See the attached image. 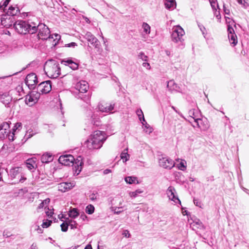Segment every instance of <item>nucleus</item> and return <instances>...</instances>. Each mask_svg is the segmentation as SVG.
Masks as SVG:
<instances>
[{"instance_id": "1", "label": "nucleus", "mask_w": 249, "mask_h": 249, "mask_svg": "<svg viewBox=\"0 0 249 249\" xmlns=\"http://www.w3.org/2000/svg\"><path fill=\"white\" fill-rule=\"evenodd\" d=\"M107 138L105 132L95 131L89 136L84 145L89 150L99 149L101 148Z\"/></svg>"}, {"instance_id": "2", "label": "nucleus", "mask_w": 249, "mask_h": 249, "mask_svg": "<svg viewBox=\"0 0 249 249\" xmlns=\"http://www.w3.org/2000/svg\"><path fill=\"white\" fill-rule=\"evenodd\" d=\"M37 22H27L25 21L18 20L14 23V27L15 29L19 34H26L27 33L34 34L37 30Z\"/></svg>"}, {"instance_id": "3", "label": "nucleus", "mask_w": 249, "mask_h": 249, "mask_svg": "<svg viewBox=\"0 0 249 249\" xmlns=\"http://www.w3.org/2000/svg\"><path fill=\"white\" fill-rule=\"evenodd\" d=\"M44 69L47 75L51 78H56L60 74L59 64L53 60L47 61L45 64Z\"/></svg>"}, {"instance_id": "4", "label": "nucleus", "mask_w": 249, "mask_h": 249, "mask_svg": "<svg viewBox=\"0 0 249 249\" xmlns=\"http://www.w3.org/2000/svg\"><path fill=\"white\" fill-rule=\"evenodd\" d=\"M185 35L183 29L179 25L175 26L172 28L171 39L176 43H182L184 41L183 36Z\"/></svg>"}, {"instance_id": "5", "label": "nucleus", "mask_w": 249, "mask_h": 249, "mask_svg": "<svg viewBox=\"0 0 249 249\" xmlns=\"http://www.w3.org/2000/svg\"><path fill=\"white\" fill-rule=\"evenodd\" d=\"M84 38L96 50L97 52L100 53L102 52L101 45L98 39L89 32H87Z\"/></svg>"}, {"instance_id": "6", "label": "nucleus", "mask_w": 249, "mask_h": 249, "mask_svg": "<svg viewBox=\"0 0 249 249\" xmlns=\"http://www.w3.org/2000/svg\"><path fill=\"white\" fill-rule=\"evenodd\" d=\"M38 30V36L40 39H51L50 31L49 28L43 23H38L36 29Z\"/></svg>"}, {"instance_id": "7", "label": "nucleus", "mask_w": 249, "mask_h": 249, "mask_svg": "<svg viewBox=\"0 0 249 249\" xmlns=\"http://www.w3.org/2000/svg\"><path fill=\"white\" fill-rule=\"evenodd\" d=\"M159 163L160 166L167 170H170L175 166L174 161L168 157H162L160 158Z\"/></svg>"}, {"instance_id": "8", "label": "nucleus", "mask_w": 249, "mask_h": 249, "mask_svg": "<svg viewBox=\"0 0 249 249\" xmlns=\"http://www.w3.org/2000/svg\"><path fill=\"white\" fill-rule=\"evenodd\" d=\"M40 98L39 93L36 91H33L26 96L25 103L29 107L34 105Z\"/></svg>"}, {"instance_id": "9", "label": "nucleus", "mask_w": 249, "mask_h": 249, "mask_svg": "<svg viewBox=\"0 0 249 249\" xmlns=\"http://www.w3.org/2000/svg\"><path fill=\"white\" fill-rule=\"evenodd\" d=\"M52 85L50 81H46L41 82L37 87V92L40 94H47L51 91Z\"/></svg>"}, {"instance_id": "10", "label": "nucleus", "mask_w": 249, "mask_h": 249, "mask_svg": "<svg viewBox=\"0 0 249 249\" xmlns=\"http://www.w3.org/2000/svg\"><path fill=\"white\" fill-rule=\"evenodd\" d=\"M166 194L169 199L173 201L176 204H181V201L177 195L176 191L174 187L169 186L166 191Z\"/></svg>"}, {"instance_id": "11", "label": "nucleus", "mask_w": 249, "mask_h": 249, "mask_svg": "<svg viewBox=\"0 0 249 249\" xmlns=\"http://www.w3.org/2000/svg\"><path fill=\"white\" fill-rule=\"evenodd\" d=\"M37 83V78L36 74L32 73L27 75L25 79V83L29 89H33Z\"/></svg>"}, {"instance_id": "12", "label": "nucleus", "mask_w": 249, "mask_h": 249, "mask_svg": "<svg viewBox=\"0 0 249 249\" xmlns=\"http://www.w3.org/2000/svg\"><path fill=\"white\" fill-rule=\"evenodd\" d=\"M74 160L75 159L71 155H62L58 159L59 162L65 166H70Z\"/></svg>"}, {"instance_id": "13", "label": "nucleus", "mask_w": 249, "mask_h": 249, "mask_svg": "<svg viewBox=\"0 0 249 249\" xmlns=\"http://www.w3.org/2000/svg\"><path fill=\"white\" fill-rule=\"evenodd\" d=\"M228 36L231 45L234 47L238 42L237 37L233 28H228L227 29Z\"/></svg>"}, {"instance_id": "14", "label": "nucleus", "mask_w": 249, "mask_h": 249, "mask_svg": "<svg viewBox=\"0 0 249 249\" xmlns=\"http://www.w3.org/2000/svg\"><path fill=\"white\" fill-rule=\"evenodd\" d=\"M37 159L33 157L26 160L23 166H26L28 170H36L37 168Z\"/></svg>"}, {"instance_id": "15", "label": "nucleus", "mask_w": 249, "mask_h": 249, "mask_svg": "<svg viewBox=\"0 0 249 249\" xmlns=\"http://www.w3.org/2000/svg\"><path fill=\"white\" fill-rule=\"evenodd\" d=\"M9 128V124L6 122H4L0 125V139H4L7 136Z\"/></svg>"}, {"instance_id": "16", "label": "nucleus", "mask_w": 249, "mask_h": 249, "mask_svg": "<svg viewBox=\"0 0 249 249\" xmlns=\"http://www.w3.org/2000/svg\"><path fill=\"white\" fill-rule=\"evenodd\" d=\"M73 166L75 171H81L83 169L84 162L81 156H78L71 164Z\"/></svg>"}, {"instance_id": "17", "label": "nucleus", "mask_w": 249, "mask_h": 249, "mask_svg": "<svg viewBox=\"0 0 249 249\" xmlns=\"http://www.w3.org/2000/svg\"><path fill=\"white\" fill-rule=\"evenodd\" d=\"M75 89L81 93L86 92L89 89L88 83L85 81H81L76 84Z\"/></svg>"}, {"instance_id": "18", "label": "nucleus", "mask_w": 249, "mask_h": 249, "mask_svg": "<svg viewBox=\"0 0 249 249\" xmlns=\"http://www.w3.org/2000/svg\"><path fill=\"white\" fill-rule=\"evenodd\" d=\"M73 182H62L58 184V190L62 192L69 191L74 186Z\"/></svg>"}, {"instance_id": "19", "label": "nucleus", "mask_w": 249, "mask_h": 249, "mask_svg": "<svg viewBox=\"0 0 249 249\" xmlns=\"http://www.w3.org/2000/svg\"><path fill=\"white\" fill-rule=\"evenodd\" d=\"M61 63L62 64L69 66L73 70H75L77 69L78 68V64L76 62H74L71 59V58H70L64 59L62 60Z\"/></svg>"}, {"instance_id": "20", "label": "nucleus", "mask_w": 249, "mask_h": 249, "mask_svg": "<svg viewBox=\"0 0 249 249\" xmlns=\"http://www.w3.org/2000/svg\"><path fill=\"white\" fill-rule=\"evenodd\" d=\"M167 87L169 90L171 91H177L178 92H182V89L180 87L174 82V80H170L167 82Z\"/></svg>"}, {"instance_id": "21", "label": "nucleus", "mask_w": 249, "mask_h": 249, "mask_svg": "<svg viewBox=\"0 0 249 249\" xmlns=\"http://www.w3.org/2000/svg\"><path fill=\"white\" fill-rule=\"evenodd\" d=\"M176 164L175 166L179 170L184 171L186 170L187 162L185 160L178 158L176 159Z\"/></svg>"}, {"instance_id": "22", "label": "nucleus", "mask_w": 249, "mask_h": 249, "mask_svg": "<svg viewBox=\"0 0 249 249\" xmlns=\"http://www.w3.org/2000/svg\"><path fill=\"white\" fill-rule=\"evenodd\" d=\"M53 158L50 153L46 152L43 154L41 158V160L43 163H49L53 160Z\"/></svg>"}, {"instance_id": "23", "label": "nucleus", "mask_w": 249, "mask_h": 249, "mask_svg": "<svg viewBox=\"0 0 249 249\" xmlns=\"http://www.w3.org/2000/svg\"><path fill=\"white\" fill-rule=\"evenodd\" d=\"M8 176V172H6ZM10 176L11 177V179L18 178V179L19 178V181L21 182H23L25 180H26V178L22 177V175L20 174V172H10Z\"/></svg>"}, {"instance_id": "24", "label": "nucleus", "mask_w": 249, "mask_h": 249, "mask_svg": "<svg viewBox=\"0 0 249 249\" xmlns=\"http://www.w3.org/2000/svg\"><path fill=\"white\" fill-rule=\"evenodd\" d=\"M0 21L2 25L5 27L10 26L11 25L10 23L12 21V18L9 17L8 16L3 15L0 18Z\"/></svg>"}, {"instance_id": "25", "label": "nucleus", "mask_w": 249, "mask_h": 249, "mask_svg": "<svg viewBox=\"0 0 249 249\" xmlns=\"http://www.w3.org/2000/svg\"><path fill=\"white\" fill-rule=\"evenodd\" d=\"M19 12V8L17 5L11 6L9 7L7 14L8 16H14L16 15Z\"/></svg>"}, {"instance_id": "26", "label": "nucleus", "mask_w": 249, "mask_h": 249, "mask_svg": "<svg viewBox=\"0 0 249 249\" xmlns=\"http://www.w3.org/2000/svg\"><path fill=\"white\" fill-rule=\"evenodd\" d=\"M164 5L166 8L171 10L174 9L176 7L175 0H165Z\"/></svg>"}, {"instance_id": "27", "label": "nucleus", "mask_w": 249, "mask_h": 249, "mask_svg": "<svg viewBox=\"0 0 249 249\" xmlns=\"http://www.w3.org/2000/svg\"><path fill=\"white\" fill-rule=\"evenodd\" d=\"M99 117L97 113L93 112L91 116V123L95 125L98 126L99 125Z\"/></svg>"}, {"instance_id": "28", "label": "nucleus", "mask_w": 249, "mask_h": 249, "mask_svg": "<svg viewBox=\"0 0 249 249\" xmlns=\"http://www.w3.org/2000/svg\"><path fill=\"white\" fill-rule=\"evenodd\" d=\"M142 124V125L143 126V130L145 131V133L149 134H150L153 130L152 127H151L150 125H149L146 121L145 120V122H143L142 121L141 122Z\"/></svg>"}, {"instance_id": "29", "label": "nucleus", "mask_w": 249, "mask_h": 249, "mask_svg": "<svg viewBox=\"0 0 249 249\" xmlns=\"http://www.w3.org/2000/svg\"><path fill=\"white\" fill-rule=\"evenodd\" d=\"M0 99L4 104L7 105L11 102L12 98L7 93H4L1 95Z\"/></svg>"}, {"instance_id": "30", "label": "nucleus", "mask_w": 249, "mask_h": 249, "mask_svg": "<svg viewBox=\"0 0 249 249\" xmlns=\"http://www.w3.org/2000/svg\"><path fill=\"white\" fill-rule=\"evenodd\" d=\"M66 219L67 223H68V226H70L71 229H74L77 228V224L75 221L70 219L69 218H67Z\"/></svg>"}, {"instance_id": "31", "label": "nucleus", "mask_w": 249, "mask_h": 249, "mask_svg": "<svg viewBox=\"0 0 249 249\" xmlns=\"http://www.w3.org/2000/svg\"><path fill=\"white\" fill-rule=\"evenodd\" d=\"M211 7L214 12V15L216 18L218 17V15L216 14L217 8H218V2L217 0H209Z\"/></svg>"}, {"instance_id": "32", "label": "nucleus", "mask_w": 249, "mask_h": 249, "mask_svg": "<svg viewBox=\"0 0 249 249\" xmlns=\"http://www.w3.org/2000/svg\"><path fill=\"white\" fill-rule=\"evenodd\" d=\"M68 214L71 218H75L78 216L79 213L77 209L73 208L69 211Z\"/></svg>"}, {"instance_id": "33", "label": "nucleus", "mask_w": 249, "mask_h": 249, "mask_svg": "<svg viewBox=\"0 0 249 249\" xmlns=\"http://www.w3.org/2000/svg\"><path fill=\"white\" fill-rule=\"evenodd\" d=\"M121 159L123 160V162H126L129 158V155L127 153V149H124L120 155Z\"/></svg>"}, {"instance_id": "34", "label": "nucleus", "mask_w": 249, "mask_h": 249, "mask_svg": "<svg viewBox=\"0 0 249 249\" xmlns=\"http://www.w3.org/2000/svg\"><path fill=\"white\" fill-rule=\"evenodd\" d=\"M50 199L48 198L44 200L43 201H42L40 204L38 205L37 209H40L43 208H45V209H46V208L48 207L49 203H50Z\"/></svg>"}, {"instance_id": "35", "label": "nucleus", "mask_w": 249, "mask_h": 249, "mask_svg": "<svg viewBox=\"0 0 249 249\" xmlns=\"http://www.w3.org/2000/svg\"><path fill=\"white\" fill-rule=\"evenodd\" d=\"M142 28L143 29V32L145 35H149L150 33L151 27L147 23L143 22L142 23Z\"/></svg>"}, {"instance_id": "36", "label": "nucleus", "mask_w": 249, "mask_h": 249, "mask_svg": "<svg viewBox=\"0 0 249 249\" xmlns=\"http://www.w3.org/2000/svg\"><path fill=\"white\" fill-rule=\"evenodd\" d=\"M125 181L128 184L137 183L138 184V181L137 178L134 177H127L125 178Z\"/></svg>"}, {"instance_id": "37", "label": "nucleus", "mask_w": 249, "mask_h": 249, "mask_svg": "<svg viewBox=\"0 0 249 249\" xmlns=\"http://www.w3.org/2000/svg\"><path fill=\"white\" fill-rule=\"evenodd\" d=\"M143 192V191L141 189H138L134 192H130L129 195L131 197L135 198L138 196L139 194H141Z\"/></svg>"}, {"instance_id": "38", "label": "nucleus", "mask_w": 249, "mask_h": 249, "mask_svg": "<svg viewBox=\"0 0 249 249\" xmlns=\"http://www.w3.org/2000/svg\"><path fill=\"white\" fill-rule=\"evenodd\" d=\"M136 114H137L140 122H142V121H143V122H145L144 115H143V112L141 109H137L136 111Z\"/></svg>"}, {"instance_id": "39", "label": "nucleus", "mask_w": 249, "mask_h": 249, "mask_svg": "<svg viewBox=\"0 0 249 249\" xmlns=\"http://www.w3.org/2000/svg\"><path fill=\"white\" fill-rule=\"evenodd\" d=\"M94 207L92 205L89 204L86 207L85 211L88 214H91L94 213Z\"/></svg>"}, {"instance_id": "40", "label": "nucleus", "mask_w": 249, "mask_h": 249, "mask_svg": "<svg viewBox=\"0 0 249 249\" xmlns=\"http://www.w3.org/2000/svg\"><path fill=\"white\" fill-rule=\"evenodd\" d=\"M138 57L139 59H140L144 62H147L148 61V56L142 52L139 53Z\"/></svg>"}, {"instance_id": "41", "label": "nucleus", "mask_w": 249, "mask_h": 249, "mask_svg": "<svg viewBox=\"0 0 249 249\" xmlns=\"http://www.w3.org/2000/svg\"><path fill=\"white\" fill-rule=\"evenodd\" d=\"M226 18V22L227 24V27L228 28H233L232 26H235V25L234 24V21L230 18L225 17Z\"/></svg>"}, {"instance_id": "42", "label": "nucleus", "mask_w": 249, "mask_h": 249, "mask_svg": "<svg viewBox=\"0 0 249 249\" xmlns=\"http://www.w3.org/2000/svg\"><path fill=\"white\" fill-rule=\"evenodd\" d=\"M52 223V220L47 219L43 221L41 226L43 228H47L51 225Z\"/></svg>"}, {"instance_id": "43", "label": "nucleus", "mask_w": 249, "mask_h": 249, "mask_svg": "<svg viewBox=\"0 0 249 249\" xmlns=\"http://www.w3.org/2000/svg\"><path fill=\"white\" fill-rule=\"evenodd\" d=\"M194 203L196 206L200 208H202L203 207V205L202 203L198 199L194 198Z\"/></svg>"}, {"instance_id": "44", "label": "nucleus", "mask_w": 249, "mask_h": 249, "mask_svg": "<svg viewBox=\"0 0 249 249\" xmlns=\"http://www.w3.org/2000/svg\"><path fill=\"white\" fill-rule=\"evenodd\" d=\"M122 208V207H115L112 208V211L114 213L119 214L123 211Z\"/></svg>"}, {"instance_id": "45", "label": "nucleus", "mask_w": 249, "mask_h": 249, "mask_svg": "<svg viewBox=\"0 0 249 249\" xmlns=\"http://www.w3.org/2000/svg\"><path fill=\"white\" fill-rule=\"evenodd\" d=\"M61 230L62 231H64V232H66L68 230V223H67L66 222V219L65 220V222H63L61 225Z\"/></svg>"}, {"instance_id": "46", "label": "nucleus", "mask_w": 249, "mask_h": 249, "mask_svg": "<svg viewBox=\"0 0 249 249\" xmlns=\"http://www.w3.org/2000/svg\"><path fill=\"white\" fill-rule=\"evenodd\" d=\"M45 213L46 214V215L49 217H51L53 215V209H49V208H47V209H45Z\"/></svg>"}, {"instance_id": "47", "label": "nucleus", "mask_w": 249, "mask_h": 249, "mask_svg": "<svg viewBox=\"0 0 249 249\" xmlns=\"http://www.w3.org/2000/svg\"><path fill=\"white\" fill-rule=\"evenodd\" d=\"M51 38L53 39L54 41L56 40V42L55 43V44H56L60 39V36L57 34L51 35Z\"/></svg>"}, {"instance_id": "48", "label": "nucleus", "mask_w": 249, "mask_h": 249, "mask_svg": "<svg viewBox=\"0 0 249 249\" xmlns=\"http://www.w3.org/2000/svg\"><path fill=\"white\" fill-rule=\"evenodd\" d=\"M193 118L194 119L195 123L196 124V125L200 128H202L201 124H202V120L199 118H195L194 117H193Z\"/></svg>"}, {"instance_id": "49", "label": "nucleus", "mask_w": 249, "mask_h": 249, "mask_svg": "<svg viewBox=\"0 0 249 249\" xmlns=\"http://www.w3.org/2000/svg\"><path fill=\"white\" fill-rule=\"evenodd\" d=\"M237 1L239 4L243 5L244 7H247L249 5L247 0H238Z\"/></svg>"}, {"instance_id": "50", "label": "nucleus", "mask_w": 249, "mask_h": 249, "mask_svg": "<svg viewBox=\"0 0 249 249\" xmlns=\"http://www.w3.org/2000/svg\"><path fill=\"white\" fill-rule=\"evenodd\" d=\"M10 0H4L3 1H1L0 3V8L2 7H5L10 2Z\"/></svg>"}, {"instance_id": "51", "label": "nucleus", "mask_w": 249, "mask_h": 249, "mask_svg": "<svg viewBox=\"0 0 249 249\" xmlns=\"http://www.w3.org/2000/svg\"><path fill=\"white\" fill-rule=\"evenodd\" d=\"M107 113H111L112 110L114 109V104H110L109 105H107Z\"/></svg>"}, {"instance_id": "52", "label": "nucleus", "mask_w": 249, "mask_h": 249, "mask_svg": "<svg viewBox=\"0 0 249 249\" xmlns=\"http://www.w3.org/2000/svg\"><path fill=\"white\" fill-rule=\"evenodd\" d=\"M98 107V109L100 111L102 112L107 113V110L105 109L104 105L100 104H99Z\"/></svg>"}, {"instance_id": "53", "label": "nucleus", "mask_w": 249, "mask_h": 249, "mask_svg": "<svg viewBox=\"0 0 249 249\" xmlns=\"http://www.w3.org/2000/svg\"><path fill=\"white\" fill-rule=\"evenodd\" d=\"M142 66H143V67L145 68L147 70H150L151 69L150 65L147 62H144L142 64Z\"/></svg>"}, {"instance_id": "54", "label": "nucleus", "mask_w": 249, "mask_h": 249, "mask_svg": "<svg viewBox=\"0 0 249 249\" xmlns=\"http://www.w3.org/2000/svg\"><path fill=\"white\" fill-rule=\"evenodd\" d=\"M8 138V139L10 140V141H14V132H12V133H10L9 132V133H8V135L7 136Z\"/></svg>"}, {"instance_id": "55", "label": "nucleus", "mask_w": 249, "mask_h": 249, "mask_svg": "<svg viewBox=\"0 0 249 249\" xmlns=\"http://www.w3.org/2000/svg\"><path fill=\"white\" fill-rule=\"evenodd\" d=\"M28 192V190L26 188L19 190L18 193L19 194H24Z\"/></svg>"}, {"instance_id": "56", "label": "nucleus", "mask_w": 249, "mask_h": 249, "mask_svg": "<svg viewBox=\"0 0 249 249\" xmlns=\"http://www.w3.org/2000/svg\"><path fill=\"white\" fill-rule=\"evenodd\" d=\"M77 46V44L75 42H71L66 45V46L68 47H75Z\"/></svg>"}, {"instance_id": "57", "label": "nucleus", "mask_w": 249, "mask_h": 249, "mask_svg": "<svg viewBox=\"0 0 249 249\" xmlns=\"http://www.w3.org/2000/svg\"><path fill=\"white\" fill-rule=\"evenodd\" d=\"M12 234H10L9 232L6 231H4L3 232V236L6 238H8L10 237Z\"/></svg>"}, {"instance_id": "58", "label": "nucleus", "mask_w": 249, "mask_h": 249, "mask_svg": "<svg viewBox=\"0 0 249 249\" xmlns=\"http://www.w3.org/2000/svg\"><path fill=\"white\" fill-rule=\"evenodd\" d=\"M123 234L126 237H129L130 236V234L129 233L128 231L125 230L124 231Z\"/></svg>"}, {"instance_id": "59", "label": "nucleus", "mask_w": 249, "mask_h": 249, "mask_svg": "<svg viewBox=\"0 0 249 249\" xmlns=\"http://www.w3.org/2000/svg\"><path fill=\"white\" fill-rule=\"evenodd\" d=\"M21 123H17L15 126H14V128H13V131H15L16 129H18L19 127H21Z\"/></svg>"}, {"instance_id": "60", "label": "nucleus", "mask_w": 249, "mask_h": 249, "mask_svg": "<svg viewBox=\"0 0 249 249\" xmlns=\"http://www.w3.org/2000/svg\"><path fill=\"white\" fill-rule=\"evenodd\" d=\"M31 132L28 131L26 133L25 137H26L27 139L31 138V137H32L34 135L33 133L31 134Z\"/></svg>"}, {"instance_id": "61", "label": "nucleus", "mask_w": 249, "mask_h": 249, "mask_svg": "<svg viewBox=\"0 0 249 249\" xmlns=\"http://www.w3.org/2000/svg\"><path fill=\"white\" fill-rule=\"evenodd\" d=\"M199 26V27L200 28V30L201 31L202 33V34L203 35H205V28L202 26V25H198Z\"/></svg>"}, {"instance_id": "62", "label": "nucleus", "mask_w": 249, "mask_h": 249, "mask_svg": "<svg viewBox=\"0 0 249 249\" xmlns=\"http://www.w3.org/2000/svg\"><path fill=\"white\" fill-rule=\"evenodd\" d=\"M87 218V216L85 214H83L80 215V218H81L83 220H85Z\"/></svg>"}, {"instance_id": "63", "label": "nucleus", "mask_w": 249, "mask_h": 249, "mask_svg": "<svg viewBox=\"0 0 249 249\" xmlns=\"http://www.w3.org/2000/svg\"><path fill=\"white\" fill-rule=\"evenodd\" d=\"M31 249H37V245L36 244L33 243L31 246Z\"/></svg>"}, {"instance_id": "64", "label": "nucleus", "mask_w": 249, "mask_h": 249, "mask_svg": "<svg viewBox=\"0 0 249 249\" xmlns=\"http://www.w3.org/2000/svg\"><path fill=\"white\" fill-rule=\"evenodd\" d=\"M96 198V196L95 194H92L91 196H90V199L92 200H93Z\"/></svg>"}]
</instances>
